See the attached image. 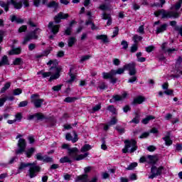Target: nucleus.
I'll list each match as a JSON object with an SVG mask.
<instances>
[{
  "label": "nucleus",
  "mask_w": 182,
  "mask_h": 182,
  "mask_svg": "<svg viewBox=\"0 0 182 182\" xmlns=\"http://www.w3.org/2000/svg\"><path fill=\"white\" fill-rule=\"evenodd\" d=\"M58 64L59 63H58L57 60H50L49 62L47 63V65L48 66H50V65H53L54 66L50 68V71L46 73L43 71H39L38 73H37V75H42L43 78L50 77L49 82H52V80L59 79V77H60V72H62V68L58 67Z\"/></svg>",
  "instance_id": "obj_1"
},
{
  "label": "nucleus",
  "mask_w": 182,
  "mask_h": 182,
  "mask_svg": "<svg viewBox=\"0 0 182 182\" xmlns=\"http://www.w3.org/2000/svg\"><path fill=\"white\" fill-rule=\"evenodd\" d=\"M180 8H181V4L178 1L176 4L171 8V11L161 9L155 12L154 14L156 16H160V15H161L162 19H170L171 18L177 19V18L180 17V12H178V9H180ZM173 9H175V11H173Z\"/></svg>",
  "instance_id": "obj_2"
},
{
  "label": "nucleus",
  "mask_w": 182,
  "mask_h": 182,
  "mask_svg": "<svg viewBox=\"0 0 182 182\" xmlns=\"http://www.w3.org/2000/svg\"><path fill=\"white\" fill-rule=\"evenodd\" d=\"M147 163L148 164H150L151 166V175L149 176V178L151 180H153V178H156V177H159L161 174L163 173V170H164V167L159 166L157 168V166H160V163L159 162V160H140L139 163Z\"/></svg>",
  "instance_id": "obj_3"
},
{
  "label": "nucleus",
  "mask_w": 182,
  "mask_h": 182,
  "mask_svg": "<svg viewBox=\"0 0 182 182\" xmlns=\"http://www.w3.org/2000/svg\"><path fill=\"white\" fill-rule=\"evenodd\" d=\"M28 169V176L30 178H33L38 176V173L41 171V167L35 165L32 163H21L20 166H18V173H21V171H23V170Z\"/></svg>",
  "instance_id": "obj_4"
},
{
  "label": "nucleus",
  "mask_w": 182,
  "mask_h": 182,
  "mask_svg": "<svg viewBox=\"0 0 182 182\" xmlns=\"http://www.w3.org/2000/svg\"><path fill=\"white\" fill-rule=\"evenodd\" d=\"M123 69L111 70L109 73H102L103 79H110L111 83L114 85L117 82V78L114 77L116 75H123Z\"/></svg>",
  "instance_id": "obj_5"
},
{
  "label": "nucleus",
  "mask_w": 182,
  "mask_h": 182,
  "mask_svg": "<svg viewBox=\"0 0 182 182\" xmlns=\"http://www.w3.org/2000/svg\"><path fill=\"white\" fill-rule=\"evenodd\" d=\"M125 146L122 149L123 153H134L137 150V141L134 139L124 141Z\"/></svg>",
  "instance_id": "obj_6"
},
{
  "label": "nucleus",
  "mask_w": 182,
  "mask_h": 182,
  "mask_svg": "<svg viewBox=\"0 0 182 182\" xmlns=\"http://www.w3.org/2000/svg\"><path fill=\"white\" fill-rule=\"evenodd\" d=\"M14 9H22V7L29 8V0H11Z\"/></svg>",
  "instance_id": "obj_7"
},
{
  "label": "nucleus",
  "mask_w": 182,
  "mask_h": 182,
  "mask_svg": "<svg viewBox=\"0 0 182 182\" xmlns=\"http://www.w3.org/2000/svg\"><path fill=\"white\" fill-rule=\"evenodd\" d=\"M41 32H42V30L37 28L34 31L27 34L22 42L23 45H26V43H28V42L30 41H32V39H38V36L36 33H41Z\"/></svg>",
  "instance_id": "obj_8"
},
{
  "label": "nucleus",
  "mask_w": 182,
  "mask_h": 182,
  "mask_svg": "<svg viewBox=\"0 0 182 182\" xmlns=\"http://www.w3.org/2000/svg\"><path fill=\"white\" fill-rule=\"evenodd\" d=\"M92 149V146H90V144H85L80 149L81 153H84V154H81L80 155H78V154H77V157H75V160H83V159H86V157H87L89 156V150Z\"/></svg>",
  "instance_id": "obj_9"
},
{
  "label": "nucleus",
  "mask_w": 182,
  "mask_h": 182,
  "mask_svg": "<svg viewBox=\"0 0 182 182\" xmlns=\"http://www.w3.org/2000/svg\"><path fill=\"white\" fill-rule=\"evenodd\" d=\"M62 149L68 150V154L72 159H76V157H77V154H79V149L77 148H70L68 144H63Z\"/></svg>",
  "instance_id": "obj_10"
},
{
  "label": "nucleus",
  "mask_w": 182,
  "mask_h": 182,
  "mask_svg": "<svg viewBox=\"0 0 182 182\" xmlns=\"http://www.w3.org/2000/svg\"><path fill=\"white\" fill-rule=\"evenodd\" d=\"M118 69H122L123 70V73H124V70H129V76H134L136 73H137V70H136V63H131L129 64H127L124 65V67L122 68H118Z\"/></svg>",
  "instance_id": "obj_11"
},
{
  "label": "nucleus",
  "mask_w": 182,
  "mask_h": 182,
  "mask_svg": "<svg viewBox=\"0 0 182 182\" xmlns=\"http://www.w3.org/2000/svg\"><path fill=\"white\" fill-rule=\"evenodd\" d=\"M31 103L34 105V107L36 109H39L40 107H42V105L43 104V102H45L43 99H39L38 94L32 95L31 96Z\"/></svg>",
  "instance_id": "obj_12"
},
{
  "label": "nucleus",
  "mask_w": 182,
  "mask_h": 182,
  "mask_svg": "<svg viewBox=\"0 0 182 182\" xmlns=\"http://www.w3.org/2000/svg\"><path fill=\"white\" fill-rule=\"evenodd\" d=\"M17 146L18 147V149L16 150V154H22L23 151H25V149H26V140L20 138L18 139Z\"/></svg>",
  "instance_id": "obj_13"
},
{
  "label": "nucleus",
  "mask_w": 182,
  "mask_h": 182,
  "mask_svg": "<svg viewBox=\"0 0 182 182\" xmlns=\"http://www.w3.org/2000/svg\"><path fill=\"white\" fill-rule=\"evenodd\" d=\"M127 97V93L124 92L122 95H116L112 96V99L109 100V103H114L116 102H120L124 100Z\"/></svg>",
  "instance_id": "obj_14"
},
{
  "label": "nucleus",
  "mask_w": 182,
  "mask_h": 182,
  "mask_svg": "<svg viewBox=\"0 0 182 182\" xmlns=\"http://www.w3.org/2000/svg\"><path fill=\"white\" fill-rule=\"evenodd\" d=\"M68 18H69L68 14H64L63 12H60L56 16H55L54 21L55 23H60L61 19H68Z\"/></svg>",
  "instance_id": "obj_15"
},
{
  "label": "nucleus",
  "mask_w": 182,
  "mask_h": 182,
  "mask_svg": "<svg viewBox=\"0 0 182 182\" xmlns=\"http://www.w3.org/2000/svg\"><path fill=\"white\" fill-rule=\"evenodd\" d=\"M48 29H50L51 33L56 35L59 32V25H55L53 21H50L48 23Z\"/></svg>",
  "instance_id": "obj_16"
},
{
  "label": "nucleus",
  "mask_w": 182,
  "mask_h": 182,
  "mask_svg": "<svg viewBox=\"0 0 182 182\" xmlns=\"http://www.w3.org/2000/svg\"><path fill=\"white\" fill-rule=\"evenodd\" d=\"M33 119H36L37 120H43L45 119V115H43L42 113H36L33 115H29L28 117V120H33Z\"/></svg>",
  "instance_id": "obj_17"
},
{
  "label": "nucleus",
  "mask_w": 182,
  "mask_h": 182,
  "mask_svg": "<svg viewBox=\"0 0 182 182\" xmlns=\"http://www.w3.org/2000/svg\"><path fill=\"white\" fill-rule=\"evenodd\" d=\"M74 133V138L70 134H67L65 136L66 140H68V141H73V143H76L77 141V134H76V132L73 131Z\"/></svg>",
  "instance_id": "obj_18"
},
{
  "label": "nucleus",
  "mask_w": 182,
  "mask_h": 182,
  "mask_svg": "<svg viewBox=\"0 0 182 182\" xmlns=\"http://www.w3.org/2000/svg\"><path fill=\"white\" fill-rule=\"evenodd\" d=\"M75 182H89V176L87 174L78 176L75 178Z\"/></svg>",
  "instance_id": "obj_19"
},
{
  "label": "nucleus",
  "mask_w": 182,
  "mask_h": 182,
  "mask_svg": "<svg viewBox=\"0 0 182 182\" xmlns=\"http://www.w3.org/2000/svg\"><path fill=\"white\" fill-rule=\"evenodd\" d=\"M12 49L9 52V55H20L22 52V48L21 47L15 48L14 46H11Z\"/></svg>",
  "instance_id": "obj_20"
},
{
  "label": "nucleus",
  "mask_w": 182,
  "mask_h": 182,
  "mask_svg": "<svg viewBox=\"0 0 182 182\" xmlns=\"http://www.w3.org/2000/svg\"><path fill=\"white\" fill-rule=\"evenodd\" d=\"M97 41H102L103 43H109V38H107V35H98L96 36Z\"/></svg>",
  "instance_id": "obj_21"
},
{
  "label": "nucleus",
  "mask_w": 182,
  "mask_h": 182,
  "mask_svg": "<svg viewBox=\"0 0 182 182\" xmlns=\"http://www.w3.org/2000/svg\"><path fill=\"white\" fill-rule=\"evenodd\" d=\"M167 23L161 24V26H158L156 28V33H163V32H165V31H167Z\"/></svg>",
  "instance_id": "obj_22"
},
{
  "label": "nucleus",
  "mask_w": 182,
  "mask_h": 182,
  "mask_svg": "<svg viewBox=\"0 0 182 182\" xmlns=\"http://www.w3.org/2000/svg\"><path fill=\"white\" fill-rule=\"evenodd\" d=\"M160 160V156L158 155H147L146 156H142L139 160Z\"/></svg>",
  "instance_id": "obj_23"
},
{
  "label": "nucleus",
  "mask_w": 182,
  "mask_h": 182,
  "mask_svg": "<svg viewBox=\"0 0 182 182\" xmlns=\"http://www.w3.org/2000/svg\"><path fill=\"white\" fill-rule=\"evenodd\" d=\"M144 100H145L144 97L139 95L134 99L132 105H141V103H143Z\"/></svg>",
  "instance_id": "obj_24"
},
{
  "label": "nucleus",
  "mask_w": 182,
  "mask_h": 182,
  "mask_svg": "<svg viewBox=\"0 0 182 182\" xmlns=\"http://www.w3.org/2000/svg\"><path fill=\"white\" fill-rule=\"evenodd\" d=\"M102 19H105V21L108 20L107 22V25L108 26H110V25H112V16H110V14L103 13L102 16Z\"/></svg>",
  "instance_id": "obj_25"
},
{
  "label": "nucleus",
  "mask_w": 182,
  "mask_h": 182,
  "mask_svg": "<svg viewBox=\"0 0 182 182\" xmlns=\"http://www.w3.org/2000/svg\"><path fill=\"white\" fill-rule=\"evenodd\" d=\"M162 139L164 140L166 146H171L173 144V140L170 138V132H167V135Z\"/></svg>",
  "instance_id": "obj_26"
},
{
  "label": "nucleus",
  "mask_w": 182,
  "mask_h": 182,
  "mask_svg": "<svg viewBox=\"0 0 182 182\" xmlns=\"http://www.w3.org/2000/svg\"><path fill=\"white\" fill-rule=\"evenodd\" d=\"M11 21L16 22V23H23V22H24L23 19H22L21 18H18L15 15L11 16Z\"/></svg>",
  "instance_id": "obj_27"
},
{
  "label": "nucleus",
  "mask_w": 182,
  "mask_h": 182,
  "mask_svg": "<svg viewBox=\"0 0 182 182\" xmlns=\"http://www.w3.org/2000/svg\"><path fill=\"white\" fill-rule=\"evenodd\" d=\"M5 65H9V61L8 60V56L4 55L1 58V60L0 61V68L1 66H5Z\"/></svg>",
  "instance_id": "obj_28"
},
{
  "label": "nucleus",
  "mask_w": 182,
  "mask_h": 182,
  "mask_svg": "<svg viewBox=\"0 0 182 182\" xmlns=\"http://www.w3.org/2000/svg\"><path fill=\"white\" fill-rule=\"evenodd\" d=\"M154 119H156V117H154L152 115H149V116H147L146 118L143 119L141 121V123H143V124H148L150 120H154Z\"/></svg>",
  "instance_id": "obj_29"
},
{
  "label": "nucleus",
  "mask_w": 182,
  "mask_h": 182,
  "mask_svg": "<svg viewBox=\"0 0 182 182\" xmlns=\"http://www.w3.org/2000/svg\"><path fill=\"white\" fill-rule=\"evenodd\" d=\"M72 70H73V68H70L69 75L70 79L68 80V83H72L76 79V75L72 73Z\"/></svg>",
  "instance_id": "obj_30"
},
{
  "label": "nucleus",
  "mask_w": 182,
  "mask_h": 182,
  "mask_svg": "<svg viewBox=\"0 0 182 182\" xmlns=\"http://www.w3.org/2000/svg\"><path fill=\"white\" fill-rule=\"evenodd\" d=\"M129 123H134L135 124H139L140 123V115L135 113V117L129 122Z\"/></svg>",
  "instance_id": "obj_31"
},
{
  "label": "nucleus",
  "mask_w": 182,
  "mask_h": 182,
  "mask_svg": "<svg viewBox=\"0 0 182 182\" xmlns=\"http://www.w3.org/2000/svg\"><path fill=\"white\" fill-rule=\"evenodd\" d=\"M33 153H35V148H30L27 150V151H26V156L28 157V159H31Z\"/></svg>",
  "instance_id": "obj_32"
},
{
  "label": "nucleus",
  "mask_w": 182,
  "mask_h": 182,
  "mask_svg": "<svg viewBox=\"0 0 182 182\" xmlns=\"http://www.w3.org/2000/svg\"><path fill=\"white\" fill-rule=\"evenodd\" d=\"M76 100H77V97H68L64 100V102H66V103H73Z\"/></svg>",
  "instance_id": "obj_33"
},
{
  "label": "nucleus",
  "mask_w": 182,
  "mask_h": 182,
  "mask_svg": "<svg viewBox=\"0 0 182 182\" xmlns=\"http://www.w3.org/2000/svg\"><path fill=\"white\" fill-rule=\"evenodd\" d=\"M48 8H55V9H58L59 6V4L56 3V1H53L47 4Z\"/></svg>",
  "instance_id": "obj_34"
},
{
  "label": "nucleus",
  "mask_w": 182,
  "mask_h": 182,
  "mask_svg": "<svg viewBox=\"0 0 182 182\" xmlns=\"http://www.w3.org/2000/svg\"><path fill=\"white\" fill-rule=\"evenodd\" d=\"M75 42H76V38L70 37L68 41L69 48H72V46H73V45H75Z\"/></svg>",
  "instance_id": "obj_35"
},
{
  "label": "nucleus",
  "mask_w": 182,
  "mask_h": 182,
  "mask_svg": "<svg viewBox=\"0 0 182 182\" xmlns=\"http://www.w3.org/2000/svg\"><path fill=\"white\" fill-rule=\"evenodd\" d=\"M13 64L15 65H23V61L22 60V58H17L14 60V61L13 62Z\"/></svg>",
  "instance_id": "obj_36"
},
{
  "label": "nucleus",
  "mask_w": 182,
  "mask_h": 182,
  "mask_svg": "<svg viewBox=\"0 0 182 182\" xmlns=\"http://www.w3.org/2000/svg\"><path fill=\"white\" fill-rule=\"evenodd\" d=\"M107 110H109V112H111L112 114H117V111L116 110V108H114V106L113 105L108 106Z\"/></svg>",
  "instance_id": "obj_37"
},
{
  "label": "nucleus",
  "mask_w": 182,
  "mask_h": 182,
  "mask_svg": "<svg viewBox=\"0 0 182 182\" xmlns=\"http://www.w3.org/2000/svg\"><path fill=\"white\" fill-rule=\"evenodd\" d=\"M0 6H1V8L4 9V11H6V12H8L9 11V6L5 2L0 1Z\"/></svg>",
  "instance_id": "obj_38"
},
{
  "label": "nucleus",
  "mask_w": 182,
  "mask_h": 182,
  "mask_svg": "<svg viewBox=\"0 0 182 182\" xmlns=\"http://www.w3.org/2000/svg\"><path fill=\"white\" fill-rule=\"evenodd\" d=\"M109 126H114V124H117V119L116 117H113L111 120L108 122Z\"/></svg>",
  "instance_id": "obj_39"
},
{
  "label": "nucleus",
  "mask_w": 182,
  "mask_h": 182,
  "mask_svg": "<svg viewBox=\"0 0 182 182\" xmlns=\"http://www.w3.org/2000/svg\"><path fill=\"white\" fill-rule=\"evenodd\" d=\"M143 39V37L139 36V35H134L133 37V41L134 43L137 44V42H140Z\"/></svg>",
  "instance_id": "obj_40"
},
{
  "label": "nucleus",
  "mask_w": 182,
  "mask_h": 182,
  "mask_svg": "<svg viewBox=\"0 0 182 182\" xmlns=\"http://www.w3.org/2000/svg\"><path fill=\"white\" fill-rule=\"evenodd\" d=\"M121 45L122 46V49H124V50H126L129 48V43H127V41L125 40H123L121 42Z\"/></svg>",
  "instance_id": "obj_41"
},
{
  "label": "nucleus",
  "mask_w": 182,
  "mask_h": 182,
  "mask_svg": "<svg viewBox=\"0 0 182 182\" xmlns=\"http://www.w3.org/2000/svg\"><path fill=\"white\" fill-rule=\"evenodd\" d=\"M90 55H83L81 57L80 62V63H83V62H86V60H89L90 59Z\"/></svg>",
  "instance_id": "obj_42"
},
{
  "label": "nucleus",
  "mask_w": 182,
  "mask_h": 182,
  "mask_svg": "<svg viewBox=\"0 0 182 182\" xmlns=\"http://www.w3.org/2000/svg\"><path fill=\"white\" fill-rule=\"evenodd\" d=\"M9 87H11V82H6L4 85V87L1 88V93H4L5 91L8 90Z\"/></svg>",
  "instance_id": "obj_43"
},
{
  "label": "nucleus",
  "mask_w": 182,
  "mask_h": 182,
  "mask_svg": "<svg viewBox=\"0 0 182 182\" xmlns=\"http://www.w3.org/2000/svg\"><path fill=\"white\" fill-rule=\"evenodd\" d=\"M137 167V162H133L129 165L127 168V170H134V168Z\"/></svg>",
  "instance_id": "obj_44"
},
{
  "label": "nucleus",
  "mask_w": 182,
  "mask_h": 182,
  "mask_svg": "<svg viewBox=\"0 0 182 182\" xmlns=\"http://www.w3.org/2000/svg\"><path fill=\"white\" fill-rule=\"evenodd\" d=\"M137 49H139V47H137V44L134 43L131 46L130 52L132 53H134L137 52Z\"/></svg>",
  "instance_id": "obj_45"
},
{
  "label": "nucleus",
  "mask_w": 182,
  "mask_h": 182,
  "mask_svg": "<svg viewBox=\"0 0 182 182\" xmlns=\"http://www.w3.org/2000/svg\"><path fill=\"white\" fill-rule=\"evenodd\" d=\"M6 100H8V96H5V97L0 98V107H2V106H4V105L5 104V102H6Z\"/></svg>",
  "instance_id": "obj_46"
},
{
  "label": "nucleus",
  "mask_w": 182,
  "mask_h": 182,
  "mask_svg": "<svg viewBox=\"0 0 182 182\" xmlns=\"http://www.w3.org/2000/svg\"><path fill=\"white\" fill-rule=\"evenodd\" d=\"M22 93V90L20 88H16L14 90H13V95L14 96H19Z\"/></svg>",
  "instance_id": "obj_47"
},
{
  "label": "nucleus",
  "mask_w": 182,
  "mask_h": 182,
  "mask_svg": "<svg viewBox=\"0 0 182 182\" xmlns=\"http://www.w3.org/2000/svg\"><path fill=\"white\" fill-rule=\"evenodd\" d=\"M62 86H63V85H58L53 86L52 87V90H53V92H59V90H62Z\"/></svg>",
  "instance_id": "obj_48"
},
{
  "label": "nucleus",
  "mask_w": 182,
  "mask_h": 182,
  "mask_svg": "<svg viewBox=\"0 0 182 182\" xmlns=\"http://www.w3.org/2000/svg\"><path fill=\"white\" fill-rule=\"evenodd\" d=\"M154 49H156V47H154V46H149L145 48V50H146V52L148 53L153 52V50H154Z\"/></svg>",
  "instance_id": "obj_49"
},
{
  "label": "nucleus",
  "mask_w": 182,
  "mask_h": 182,
  "mask_svg": "<svg viewBox=\"0 0 182 182\" xmlns=\"http://www.w3.org/2000/svg\"><path fill=\"white\" fill-rule=\"evenodd\" d=\"M178 49L177 48H168L166 50V53H168V55H171V53H174V52H177Z\"/></svg>",
  "instance_id": "obj_50"
},
{
  "label": "nucleus",
  "mask_w": 182,
  "mask_h": 182,
  "mask_svg": "<svg viewBox=\"0 0 182 182\" xmlns=\"http://www.w3.org/2000/svg\"><path fill=\"white\" fill-rule=\"evenodd\" d=\"M131 76H132V77H131L128 80V83H134V82H136V80H137V77L136 76V75H131Z\"/></svg>",
  "instance_id": "obj_51"
},
{
  "label": "nucleus",
  "mask_w": 182,
  "mask_h": 182,
  "mask_svg": "<svg viewBox=\"0 0 182 182\" xmlns=\"http://www.w3.org/2000/svg\"><path fill=\"white\" fill-rule=\"evenodd\" d=\"M15 117L14 120H16V122H21V120H22V114L18 112L15 115Z\"/></svg>",
  "instance_id": "obj_52"
},
{
  "label": "nucleus",
  "mask_w": 182,
  "mask_h": 182,
  "mask_svg": "<svg viewBox=\"0 0 182 182\" xmlns=\"http://www.w3.org/2000/svg\"><path fill=\"white\" fill-rule=\"evenodd\" d=\"M101 149L102 150H106L107 149V146H106V139H105V138H102Z\"/></svg>",
  "instance_id": "obj_53"
},
{
  "label": "nucleus",
  "mask_w": 182,
  "mask_h": 182,
  "mask_svg": "<svg viewBox=\"0 0 182 182\" xmlns=\"http://www.w3.org/2000/svg\"><path fill=\"white\" fill-rule=\"evenodd\" d=\"M99 9L101 11H109V5L107 4H102L100 6Z\"/></svg>",
  "instance_id": "obj_54"
},
{
  "label": "nucleus",
  "mask_w": 182,
  "mask_h": 182,
  "mask_svg": "<svg viewBox=\"0 0 182 182\" xmlns=\"http://www.w3.org/2000/svg\"><path fill=\"white\" fill-rule=\"evenodd\" d=\"M115 130L117 131L120 134H123V133H124V128H122L120 126H117L115 127Z\"/></svg>",
  "instance_id": "obj_55"
},
{
  "label": "nucleus",
  "mask_w": 182,
  "mask_h": 182,
  "mask_svg": "<svg viewBox=\"0 0 182 182\" xmlns=\"http://www.w3.org/2000/svg\"><path fill=\"white\" fill-rule=\"evenodd\" d=\"M26 29H28V26L23 25L18 28V32L19 33H22V32H26Z\"/></svg>",
  "instance_id": "obj_56"
},
{
  "label": "nucleus",
  "mask_w": 182,
  "mask_h": 182,
  "mask_svg": "<svg viewBox=\"0 0 182 182\" xmlns=\"http://www.w3.org/2000/svg\"><path fill=\"white\" fill-rule=\"evenodd\" d=\"M27 23H28V25L31 26V28H36V26H37L36 23H33V21H32V19H31V18L28 19Z\"/></svg>",
  "instance_id": "obj_57"
},
{
  "label": "nucleus",
  "mask_w": 182,
  "mask_h": 182,
  "mask_svg": "<svg viewBox=\"0 0 182 182\" xmlns=\"http://www.w3.org/2000/svg\"><path fill=\"white\" fill-rule=\"evenodd\" d=\"M174 31H176L177 32H178L179 35H181V36H182V26L181 27L175 26Z\"/></svg>",
  "instance_id": "obj_58"
},
{
  "label": "nucleus",
  "mask_w": 182,
  "mask_h": 182,
  "mask_svg": "<svg viewBox=\"0 0 182 182\" xmlns=\"http://www.w3.org/2000/svg\"><path fill=\"white\" fill-rule=\"evenodd\" d=\"M65 34L68 36L72 35V27H68L65 31Z\"/></svg>",
  "instance_id": "obj_59"
},
{
  "label": "nucleus",
  "mask_w": 182,
  "mask_h": 182,
  "mask_svg": "<svg viewBox=\"0 0 182 182\" xmlns=\"http://www.w3.org/2000/svg\"><path fill=\"white\" fill-rule=\"evenodd\" d=\"M130 110H132V107H130L129 105H125L123 107L124 113H127V112H130Z\"/></svg>",
  "instance_id": "obj_60"
},
{
  "label": "nucleus",
  "mask_w": 182,
  "mask_h": 182,
  "mask_svg": "<svg viewBox=\"0 0 182 182\" xmlns=\"http://www.w3.org/2000/svg\"><path fill=\"white\" fill-rule=\"evenodd\" d=\"M28 106V101H23L18 104V107H25Z\"/></svg>",
  "instance_id": "obj_61"
},
{
  "label": "nucleus",
  "mask_w": 182,
  "mask_h": 182,
  "mask_svg": "<svg viewBox=\"0 0 182 182\" xmlns=\"http://www.w3.org/2000/svg\"><path fill=\"white\" fill-rule=\"evenodd\" d=\"M36 48V44L35 43H30L28 45V50H33Z\"/></svg>",
  "instance_id": "obj_62"
},
{
  "label": "nucleus",
  "mask_w": 182,
  "mask_h": 182,
  "mask_svg": "<svg viewBox=\"0 0 182 182\" xmlns=\"http://www.w3.org/2000/svg\"><path fill=\"white\" fill-rule=\"evenodd\" d=\"M112 62L113 65L115 66H119V65H120V60H119V58H114Z\"/></svg>",
  "instance_id": "obj_63"
},
{
  "label": "nucleus",
  "mask_w": 182,
  "mask_h": 182,
  "mask_svg": "<svg viewBox=\"0 0 182 182\" xmlns=\"http://www.w3.org/2000/svg\"><path fill=\"white\" fill-rule=\"evenodd\" d=\"M182 63V58L181 57H179L177 60H176V66L178 68V66H180V65H181Z\"/></svg>",
  "instance_id": "obj_64"
}]
</instances>
